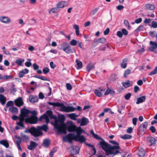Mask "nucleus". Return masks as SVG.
Masks as SVG:
<instances>
[{
  "label": "nucleus",
  "mask_w": 157,
  "mask_h": 157,
  "mask_svg": "<svg viewBox=\"0 0 157 157\" xmlns=\"http://www.w3.org/2000/svg\"><path fill=\"white\" fill-rule=\"evenodd\" d=\"M102 149L105 152L106 155L110 154H113V155H116L118 153H121L118 150H116L113 152V150L115 149H119L120 148L119 146H111L110 144H109L105 141L103 144L101 143Z\"/></svg>",
  "instance_id": "obj_2"
},
{
  "label": "nucleus",
  "mask_w": 157,
  "mask_h": 157,
  "mask_svg": "<svg viewBox=\"0 0 157 157\" xmlns=\"http://www.w3.org/2000/svg\"><path fill=\"white\" fill-rule=\"evenodd\" d=\"M51 119H54L55 122V124H58L57 122L58 121V119L56 115H53V113L49 117Z\"/></svg>",
  "instance_id": "obj_43"
},
{
  "label": "nucleus",
  "mask_w": 157,
  "mask_h": 157,
  "mask_svg": "<svg viewBox=\"0 0 157 157\" xmlns=\"http://www.w3.org/2000/svg\"><path fill=\"white\" fill-rule=\"evenodd\" d=\"M76 62L77 63V64L78 66V67H77L78 69H81L82 67V62L78 60L77 59H76Z\"/></svg>",
  "instance_id": "obj_41"
},
{
  "label": "nucleus",
  "mask_w": 157,
  "mask_h": 157,
  "mask_svg": "<svg viewBox=\"0 0 157 157\" xmlns=\"http://www.w3.org/2000/svg\"><path fill=\"white\" fill-rule=\"evenodd\" d=\"M94 93L98 97H101L102 94L100 92V91H99V90L96 89L95 90Z\"/></svg>",
  "instance_id": "obj_42"
},
{
  "label": "nucleus",
  "mask_w": 157,
  "mask_h": 157,
  "mask_svg": "<svg viewBox=\"0 0 157 157\" xmlns=\"http://www.w3.org/2000/svg\"><path fill=\"white\" fill-rule=\"evenodd\" d=\"M146 100V96H143L141 97H139L137 99V101L136 102L137 104H139L140 103L144 102Z\"/></svg>",
  "instance_id": "obj_26"
},
{
  "label": "nucleus",
  "mask_w": 157,
  "mask_h": 157,
  "mask_svg": "<svg viewBox=\"0 0 157 157\" xmlns=\"http://www.w3.org/2000/svg\"><path fill=\"white\" fill-rule=\"evenodd\" d=\"M94 66L92 63H88L86 67L87 71L88 72H89L91 70L94 69Z\"/></svg>",
  "instance_id": "obj_33"
},
{
  "label": "nucleus",
  "mask_w": 157,
  "mask_h": 157,
  "mask_svg": "<svg viewBox=\"0 0 157 157\" xmlns=\"http://www.w3.org/2000/svg\"><path fill=\"white\" fill-rule=\"evenodd\" d=\"M63 51L67 54L72 53L75 52V50L74 48L71 47L69 44L66 48L63 49Z\"/></svg>",
  "instance_id": "obj_10"
},
{
  "label": "nucleus",
  "mask_w": 157,
  "mask_h": 157,
  "mask_svg": "<svg viewBox=\"0 0 157 157\" xmlns=\"http://www.w3.org/2000/svg\"><path fill=\"white\" fill-rule=\"evenodd\" d=\"M131 73V70L129 69L126 70L124 72V77L125 78H127V75Z\"/></svg>",
  "instance_id": "obj_51"
},
{
  "label": "nucleus",
  "mask_w": 157,
  "mask_h": 157,
  "mask_svg": "<svg viewBox=\"0 0 157 157\" xmlns=\"http://www.w3.org/2000/svg\"><path fill=\"white\" fill-rule=\"evenodd\" d=\"M29 101L31 103H34L37 102L38 100V97L35 96L33 97V95H30L29 97Z\"/></svg>",
  "instance_id": "obj_23"
},
{
  "label": "nucleus",
  "mask_w": 157,
  "mask_h": 157,
  "mask_svg": "<svg viewBox=\"0 0 157 157\" xmlns=\"http://www.w3.org/2000/svg\"><path fill=\"white\" fill-rule=\"evenodd\" d=\"M29 72V70L25 68L19 72V76L20 78H22L25 74H27Z\"/></svg>",
  "instance_id": "obj_24"
},
{
  "label": "nucleus",
  "mask_w": 157,
  "mask_h": 157,
  "mask_svg": "<svg viewBox=\"0 0 157 157\" xmlns=\"http://www.w3.org/2000/svg\"><path fill=\"white\" fill-rule=\"evenodd\" d=\"M33 67L34 70L35 71L38 70L39 68V66L36 63L33 64Z\"/></svg>",
  "instance_id": "obj_64"
},
{
  "label": "nucleus",
  "mask_w": 157,
  "mask_h": 157,
  "mask_svg": "<svg viewBox=\"0 0 157 157\" xmlns=\"http://www.w3.org/2000/svg\"><path fill=\"white\" fill-rule=\"evenodd\" d=\"M18 108L14 106L10 107L9 109V111L13 113H17L18 111Z\"/></svg>",
  "instance_id": "obj_32"
},
{
  "label": "nucleus",
  "mask_w": 157,
  "mask_h": 157,
  "mask_svg": "<svg viewBox=\"0 0 157 157\" xmlns=\"http://www.w3.org/2000/svg\"><path fill=\"white\" fill-rule=\"evenodd\" d=\"M21 138L25 142H27L28 140H29V138L28 136H27L24 134H23L22 133H21Z\"/></svg>",
  "instance_id": "obj_39"
},
{
  "label": "nucleus",
  "mask_w": 157,
  "mask_h": 157,
  "mask_svg": "<svg viewBox=\"0 0 157 157\" xmlns=\"http://www.w3.org/2000/svg\"><path fill=\"white\" fill-rule=\"evenodd\" d=\"M130 82H131L129 80H128L124 82H122V84L125 88H127L132 86V82H131V83Z\"/></svg>",
  "instance_id": "obj_29"
},
{
  "label": "nucleus",
  "mask_w": 157,
  "mask_h": 157,
  "mask_svg": "<svg viewBox=\"0 0 157 157\" xmlns=\"http://www.w3.org/2000/svg\"><path fill=\"white\" fill-rule=\"evenodd\" d=\"M24 60L23 59L21 60L20 59H18L16 61V63L18 66H22V63L24 62Z\"/></svg>",
  "instance_id": "obj_46"
},
{
  "label": "nucleus",
  "mask_w": 157,
  "mask_h": 157,
  "mask_svg": "<svg viewBox=\"0 0 157 157\" xmlns=\"http://www.w3.org/2000/svg\"><path fill=\"white\" fill-rule=\"evenodd\" d=\"M147 140L150 143V146L155 144L156 143V140L153 137L149 136L147 138Z\"/></svg>",
  "instance_id": "obj_17"
},
{
  "label": "nucleus",
  "mask_w": 157,
  "mask_h": 157,
  "mask_svg": "<svg viewBox=\"0 0 157 157\" xmlns=\"http://www.w3.org/2000/svg\"><path fill=\"white\" fill-rule=\"evenodd\" d=\"M145 9L149 10H153L155 9V6L152 4H147L144 6Z\"/></svg>",
  "instance_id": "obj_28"
},
{
  "label": "nucleus",
  "mask_w": 157,
  "mask_h": 157,
  "mask_svg": "<svg viewBox=\"0 0 157 157\" xmlns=\"http://www.w3.org/2000/svg\"><path fill=\"white\" fill-rule=\"evenodd\" d=\"M72 148L73 150V153L75 155L79 153V149L78 146H72Z\"/></svg>",
  "instance_id": "obj_34"
},
{
  "label": "nucleus",
  "mask_w": 157,
  "mask_h": 157,
  "mask_svg": "<svg viewBox=\"0 0 157 157\" xmlns=\"http://www.w3.org/2000/svg\"><path fill=\"white\" fill-rule=\"evenodd\" d=\"M106 85L108 87V89H107L106 91H105V93H104V95H107L109 94H110V89L108 87V84H107Z\"/></svg>",
  "instance_id": "obj_59"
},
{
  "label": "nucleus",
  "mask_w": 157,
  "mask_h": 157,
  "mask_svg": "<svg viewBox=\"0 0 157 157\" xmlns=\"http://www.w3.org/2000/svg\"><path fill=\"white\" fill-rule=\"evenodd\" d=\"M59 10L56 6V7L53 8L50 10L49 12L50 13H57L59 12Z\"/></svg>",
  "instance_id": "obj_40"
},
{
  "label": "nucleus",
  "mask_w": 157,
  "mask_h": 157,
  "mask_svg": "<svg viewBox=\"0 0 157 157\" xmlns=\"http://www.w3.org/2000/svg\"><path fill=\"white\" fill-rule=\"evenodd\" d=\"M0 144L4 146L6 148H8L9 146L8 142L5 140H1L0 141Z\"/></svg>",
  "instance_id": "obj_38"
},
{
  "label": "nucleus",
  "mask_w": 157,
  "mask_h": 157,
  "mask_svg": "<svg viewBox=\"0 0 157 157\" xmlns=\"http://www.w3.org/2000/svg\"><path fill=\"white\" fill-rule=\"evenodd\" d=\"M148 123L147 122H145L142 124L138 128V130L141 132H143L145 131L147 126Z\"/></svg>",
  "instance_id": "obj_11"
},
{
  "label": "nucleus",
  "mask_w": 157,
  "mask_h": 157,
  "mask_svg": "<svg viewBox=\"0 0 157 157\" xmlns=\"http://www.w3.org/2000/svg\"><path fill=\"white\" fill-rule=\"evenodd\" d=\"M13 76L12 75H6L4 76V80H7L9 79H11L13 78Z\"/></svg>",
  "instance_id": "obj_57"
},
{
  "label": "nucleus",
  "mask_w": 157,
  "mask_h": 157,
  "mask_svg": "<svg viewBox=\"0 0 157 157\" xmlns=\"http://www.w3.org/2000/svg\"><path fill=\"white\" fill-rule=\"evenodd\" d=\"M75 132H76V135L75 136H78L81 135L82 134V128L80 126L77 127L76 126H75Z\"/></svg>",
  "instance_id": "obj_27"
},
{
  "label": "nucleus",
  "mask_w": 157,
  "mask_h": 157,
  "mask_svg": "<svg viewBox=\"0 0 157 157\" xmlns=\"http://www.w3.org/2000/svg\"><path fill=\"white\" fill-rule=\"evenodd\" d=\"M21 140H18L16 141V144H17V146L19 150L21 151L22 149L20 146V144L21 143Z\"/></svg>",
  "instance_id": "obj_50"
},
{
  "label": "nucleus",
  "mask_w": 157,
  "mask_h": 157,
  "mask_svg": "<svg viewBox=\"0 0 157 157\" xmlns=\"http://www.w3.org/2000/svg\"><path fill=\"white\" fill-rule=\"evenodd\" d=\"M90 133L94 137V138L97 139V140H101V141L99 142V144L101 147V143H102L103 144L104 142H105V140L101 137L99 136L98 135L95 134L93 129L91 130L90 131Z\"/></svg>",
  "instance_id": "obj_8"
},
{
  "label": "nucleus",
  "mask_w": 157,
  "mask_h": 157,
  "mask_svg": "<svg viewBox=\"0 0 157 157\" xmlns=\"http://www.w3.org/2000/svg\"><path fill=\"white\" fill-rule=\"evenodd\" d=\"M68 5V2L67 1H62L59 2L56 4V6L59 10L66 7Z\"/></svg>",
  "instance_id": "obj_9"
},
{
  "label": "nucleus",
  "mask_w": 157,
  "mask_h": 157,
  "mask_svg": "<svg viewBox=\"0 0 157 157\" xmlns=\"http://www.w3.org/2000/svg\"><path fill=\"white\" fill-rule=\"evenodd\" d=\"M157 73V66L155 67V68L154 70L151 71L150 73L148 74V75H154Z\"/></svg>",
  "instance_id": "obj_52"
},
{
  "label": "nucleus",
  "mask_w": 157,
  "mask_h": 157,
  "mask_svg": "<svg viewBox=\"0 0 157 157\" xmlns=\"http://www.w3.org/2000/svg\"><path fill=\"white\" fill-rule=\"evenodd\" d=\"M149 33L151 36L152 37H154L155 36V34L156 33L155 31H150Z\"/></svg>",
  "instance_id": "obj_58"
},
{
  "label": "nucleus",
  "mask_w": 157,
  "mask_h": 157,
  "mask_svg": "<svg viewBox=\"0 0 157 157\" xmlns=\"http://www.w3.org/2000/svg\"><path fill=\"white\" fill-rule=\"evenodd\" d=\"M43 71L44 74H46L49 72V69L47 67H44L43 69Z\"/></svg>",
  "instance_id": "obj_55"
},
{
  "label": "nucleus",
  "mask_w": 157,
  "mask_h": 157,
  "mask_svg": "<svg viewBox=\"0 0 157 157\" xmlns=\"http://www.w3.org/2000/svg\"><path fill=\"white\" fill-rule=\"evenodd\" d=\"M50 144V140L48 139H45L44 140L42 144L44 147L47 148L49 146Z\"/></svg>",
  "instance_id": "obj_22"
},
{
  "label": "nucleus",
  "mask_w": 157,
  "mask_h": 157,
  "mask_svg": "<svg viewBox=\"0 0 157 157\" xmlns=\"http://www.w3.org/2000/svg\"><path fill=\"white\" fill-rule=\"evenodd\" d=\"M149 130H151L152 133L155 132L156 130L154 126H151L149 128Z\"/></svg>",
  "instance_id": "obj_62"
},
{
  "label": "nucleus",
  "mask_w": 157,
  "mask_h": 157,
  "mask_svg": "<svg viewBox=\"0 0 157 157\" xmlns=\"http://www.w3.org/2000/svg\"><path fill=\"white\" fill-rule=\"evenodd\" d=\"M6 101V98L3 95L0 94V102L2 105H4Z\"/></svg>",
  "instance_id": "obj_25"
},
{
  "label": "nucleus",
  "mask_w": 157,
  "mask_h": 157,
  "mask_svg": "<svg viewBox=\"0 0 157 157\" xmlns=\"http://www.w3.org/2000/svg\"><path fill=\"white\" fill-rule=\"evenodd\" d=\"M71 125H68L66 127V129L69 132H75V126L76 125L73 124V122L72 121H70Z\"/></svg>",
  "instance_id": "obj_12"
},
{
  "label": "nucleus",
  "mask_w": 157,
  "mask_h": 157,
  "mask_svg": "<svg viewBox=\"0 0 157 157\" xmlns=\"http://www.w3.org/2000/svg\"><path fill=\"white\" fill-rule=\"evenodd\" d=\"M58 121H59L60 124H64V121L65 119V117L63 115H59L58 116Z\"/></svg>",
  "instance_id": "obj_31"
},
{
  "label": "nucleus",
  "mask_w": 157,
  "mask_h": 157,
  "mask_svg": "<svg viewBox=\"0 0 157 157\" xmlns=\"http://www.w3.org/2000/svg\"><path fill=\"white\" fill-rule=\"evenodd\" d=\"M110 79L111 81L114 82L116 79V76L115 74H112L111 75Z\"/></svg>",
  "instance_id": "obj_49"
},
{
  "label": "nucleus",
  "mask_w": 157,
  "mask_h": 157,
  "mask_svg": "<svg viewBox=\"0 0 157 157\" xmlns=\"http://www.w3.org/2000/svg\"><path fill=\"white\" fill-rule=\"evenodd\" d=\"M30 113L31 114V116L28 117L30 121V124H35L37 123L38 121V118L37 117V113L35 110L32 111H31Z\"/></svg>",
  "instance_id": "obj_5"
},
{
  "label": "nucleus",
  "mask_w": 157,
  "mask_h": 157,
  "mask_svg": "<svg viewBox=\"0 0 157 157\" xmlns=\"http://www.w3.org/2000/svg\"><path fill=\"white\" fill-rule=\"evenodd\" d=\"M150 43L151 45L149 48L151 51L153 52L157 48V43L156 42L150 41Z\"/></svg>",
  "instance_id": "obj_19"
},
{
  "label": "nucleus",
  "mask_w": 157,
  "mask_h": 157,
  "mask_svg": "<svg viewBox=\"0 0 157 157\" xmlns=\"http://www.w3.org/2000/svg\"><path fill=\"white\" fill-rule=\"evenodd\" d=\"M98 10V9L97 8L93 9L91 11L90 15L92 16L94 15L97 12Z\"/></svg>",
  "instance_id": "obj_54"
},
{
  "label": "nucleus",
  "mask_w": 157,
  "mask_h": 157,
  "mask_svg": "<svg viewBox=\"0 0 157 157\" xmlns=\"http://www.w3.org/2000/svg\"><path fill=\"white\" fill-rule=\"evenodd\" d=\"M137 154L139 157H144L145 154L144 149L142 147L138 148L137 150Z\"/></svg>",
  "instance_id": "obj_13"
},
{
  "label": "nucleus",
  "mask_w": 157,
  "mask_h": 157,
  "mask_svg": "<svg viewBox=\"0 0 157 157\" xmlns=\"http://www.w3.org/2000/svg\"><path fill=\"white\" fill-rule=\"evenodd\" d=\"M48 104L50 105L53 106L55 108L56 107H60L61 109L60 111H64L65 112H73L76 110V108L72 106H69L66 107L63 103L59 102H48Z\"/></svg>",
  "instance_id": "obj_3"
},
{
  "label": "nucleus",
  "mask_w": 157,
  "mask_h": 157,
  "mask_svg": "<svg viewBox=\"0 0 157 157\" xmlns=\"http://www.w3.org/2000/svg\"><path fill=\"white\" fill-rule=\"evenodd\" d=\"M15 105L19 107L23 105L24 102L22 101V98L21 97H19L14 101Z\"/></svg>",
  "instance_id": "obj_16"
},
{
  "label": "nucleus",
  "mask_w": 157,
  "mask_h": 157,
  "mask_svg": "<svg viewBox=\"0 0 157 157\" xmlns=\"http://www.w3.org/2000/svg\"><path fill=\"white\" fill-rule=\"evenodd\" d=\"M33 77L37 78L40 79L44 81H49L50 80L49 78H46L45 77H43L42 76H40L38 75H35L33 76Z\"/></svg>",
  "instance_id": "obj_37"
},
{
  "label": "nucleus",
  "mask_w": 157,
  "mask_h": 157,
  "mask_svg": "<svg viewBox=\"0 0 157 157\" xmlns=\"http://www.w3.org/2000/svg\"><path fill=\"white\" fill-rule=\"evenodd\" d=\"M16 124L17 125L23 128H25V125H24L23 123L18 122L16 123Z\"/></svg>",
  "instance_id": "obj_63"
},
{
  "label": "nucleus",
  "mask_w": 157,
  "mask_h": 157,
  "mask_svg": "<svg viewBox=\"0 0 157 157\" xmlns=\"http://www.w3.org/2000/svg\"><path fill=\"white\" fill-rule=\"evenodd\" d=\"M66 86L67 89L69 90H71L72 89V87L71 84L69 83H67L66 84Z\"/></svg>",
  "instance_id": "obj_61"
},
{
  "label": "nucleus",
  "mask_w": 157,
  "mask_h": 157,
  "mask_svg": "<svg viewBox=\"0 0 157 157\" xmlns=\"http://www.w3.org/2000/svg\"><path fill=\"white\" fill-rule=\"evenodd\" d=\"M89 122V121L88 119L85 117H83L82 119L81 122L80 124V126H85Z\"/></svg>",
  "instance_id": "obj_21"
},
{
  "label": "nucleus",
  "mask_w": 157,
  "mask_h": 157,
  "mask_svg": "<svg viewBox=\"0 0 157 157\" xmlns=\"http://www.w3.org/2000/svg\"><path fill=\"white\" fill-rule=\"evenodd\" d=\"M131 96V94L129 93L126 94L124 97V98L127 100H129Z\"/></svg>",
  "instance_id": "obj_60"
},
{
  "label": "nucleus",
  "mask_w": 157,
  "mask_h": 157,
  "mask_svg": "<svg viewBox=\"0 0 157 157\" xmlns=\"http://www.w3.org/2000/svg\"><path fill=\"white\" fill-rule=\"evenodd\" d=\"M79 115H77L75 113H73L68 114V117L71 120H77L76 117H78Z\"/></svg>",
  "instance_id": "obj_30"
},
{
  "label": "nucleus",
  "mask_w": 157,
  "mask_h": 157,
  "mask_svg": "<svg viewBox=\"0 0 157 157\" xmlns=\"http://www.w3.org/2000/svg\"><path fill=\"white\" fill-rule=\"evenodd\" d=\"M54 128L56 129V131L58 134L62 133L66 134L67 133V129L62 128L59 124H56L54 125Z\"/></svg>",
  "instance_id": "obj_6"
},
{
  "label": "nucleus",
  "mask_w": 157,
  "mask_h": 157,
  "mask_svg": "<svg viewBox=\"0 0 157 157\" xmlns=\"http://www.w3.org/2000/svg\"><path fill=\"white\" fill-rule=\"evenodd\" d=\"M14 105V102L12 101H8L6 104V107L7 108L8 107L13 106Z\"/></svg>",
  "instance_id": "obj_47"
},
{
  "label": "nucleus",
  "mask_w": 157,
  "mask_h": 157,
  "mask_svg": "<svg viewBox=\"0 0 157 157\" xmlns=\"http://www.w3.org/2000/svg\"><path fill=\"white\" fill-rule=\"evenodd\" d=\"M99 43L104 44L106 42V39L104 37H101L98 39Z\"/></svg>",
  "instance_id": "obj_44"
},
{
  "label": "nucleus",
  "mask_w": 157,
  "mask_h": 157,
  "mask_svg": "<svg viewBox=\"0 0 157 157\" xmlns=\"http://www.w3.org/2000/svg\"><path fill=\"white\" fill-rule=\"evenodd\" d=\"M19 121V122L23 123L24 121L26 123H28L29 124V122H30V121H29L28 117L25 118L24 117H23L20 115H19V117L18 118Z\"/></svg>",
  "instance_id": "obj_20"
},
{
  "label": "nucleus",
  "mask_w": 157,
  "mask_h": 157,
  "mask_svg": "<svg viewBox=\"0 0 157 157\" xmlns=\"http://www.w3.org/2000/svg\"><path fill=\"white\" fill-rule=\"evenodd\" d=\"M77 41L76 40L73 39L70 41V44L71 45L75 46L77 44Z\"/></svg>",
  "instance_id": "obj_56"
},
{
  "label": "nucleus",
  "mask_w": 157,
  "mask_h": 157,
  "mask_svg": "<svg viewBox=\"0 0 157 157\" xmlns=\"http://www.w3.org/2000/svg\"><path fill=\"white\" fill-rule=\"evenodd\" d=\"M31 111L26 108V107L25 106L21 110L20 115L25 118L28 117Z\"/></svg>",
  "instance_id": "obj_7"
},
{
  "label": "nucleus",
  "mask_w": 157,
  "mask_h": 157,
  "mask_svg": "<svg viewBox=\"0 0 157 157\" xmlns=\"http://www.w3.org/2000/svg\"><path fill=\"white\" fill-rule=\"evenodd\" d=\"M35 129L36 128L35 127H32L29 129L25 130L24 132L25 133L29 132L34 136L36 137Z\"/></svg>",
  "instance_id": "obj_15"
},
{
  "label": "nucleus",
  "mask_w": 157,
  "mask_h": 157,
  "mask_svg": "<svg viewBox=\"0 0 157 157\" xmlns=\"http://www.w3.org/2000/svg\"><path fill=\"white\" fill-rule=\"evenodd\" d=\"M128 59L127 58L124 59L122 62L121 63V67L123 68H125L126 67L127 62Z\"/></svg>",
  "instance_id": "obj_35"
},
{
  "label": "nucleus",
  "mask_w": 157,
  "mask_h": 157,
  "mask_svg": "<svg viewBox=\"0 0 157 157\" xmlns=\"http://www.w3.org/2000/svg\"><path fill=\"white\" fill-rule=\"evenodd\" d=\"M37 145V144L35 142L31 141L30 145H28L27 148L30 150L33 151Z\"/></svg>",
  "instance_id": "obj_14"
},
{
  "label": "nucleus",
  "mask_w": 157,
  "mask_h": 157,
  "mask_svg": "<svg viewBox=\"0 0 157 157\" xmlns=\"http://www.w3.org/2000/svg\"><path fill=\"white\" fill-rule=\"evenodd\" d=\"M0 21L6 24H9L11 21L9 18L8 17L6 16L0 17Z\"/></svg>",
  "instance_id": "obj_18"
},
{
  "label": "nucleus",
  "mask_w": 157,
  "mask_h": 157,
  "mask_svg": "<svg viewBox=\"0 0 157 157\" xmlns=\"http://www.w3.org/2000/svg\"><path fill=\"white\" fill-rule=\"evenodd\" d=\"M144 27L143 25H140L136 30V32L141 31H143Z\"/></svg>",
  "instance_id": "obj_53"
},
{
  "label": "nucleus",
  "mask_w": 157,
  "mask_h": 157,
  "mask_svg": "<svg viewBox=\"0 0 157 157\" xmlns=\"http://www.w3.org/2000/svg\"><path fill=\"white\" fill-rule=\"evenodd\" d=\"M149 25L154 28H157V22L155 21H152L151 24H149Z\"/></svg>",
  "instance_id": "obj_48"
},
{
  "label": "nucleus",
  "mask_w": 157,
  "mask_h": 157,
  "mask_svg": "<svg viewBox=\"0 0 157 157\" xmlns=\"http://www.w3.org/2000/svg\"><path fill=\"white\" fill-rule=\"evenodd\" d=\"M73 140L82 143H85L86 141V139L83 135H81L75 136L74 133H69L63 137V142H68L70 144H72Z\"/></svg>",
  "instance_id": "obj_1"
},
{
  "label": "nucleus",
  "mask_w": 157,
  "mask_h": 157,
  "mask_svg": "<svg viewBox=\"0 0 157 157\" xmlns=\"http://www.w3.org/2000/svg\"><path fill=\"white\" fill-rule=\"evenodd\" d=\"M48 129V126L46 124H44L41 126H37L35 129L36 137L43 135L42 130L46 132Z\"/></svg>",
  "instance_id": "obj_4"
},
{
  "label": "nucleus",
  "mask_w": 157,
  "mask_h": 157,
  "mask_svg": "<svg viewBox=\"0 0 157 157\" xmlns=\"http://www.w3.org/2000/svg\"><path fill=\"white\" fill-rule=\"evenodd\" d=\"M69 44H68L67 42H64L61 44V48H60V50H62L65 48H66L68 46H69Z\"/></svg>",
  "instance_id": "obj_45"
},
{
  "label": "nucleus",
  "mask_w": 157,
  "mask_h": 157,
  "mask_svg": "<svg viewBox=\"0 0 157 157\" xmlns=\"http://www.w3.org/2000/svg\"><path fill=\"white\" fill-rule=\"evenodd\" d=\"M120 137L123 140H126L131 139L132 137V136L128 134H125L123 136H120Z\"/></svg>",
  "instance_id": "obj_36"
}]
</instances>
